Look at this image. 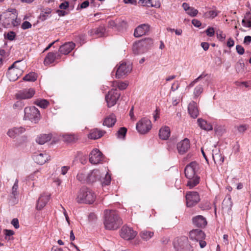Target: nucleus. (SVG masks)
<instances>
[{"label": "nucleus", "instance_id": "1", "mask_svg": "<svg viewBox=\"0 0 251 251\" xmlns=\"http://www.w3.org/2000/svg\"><path fill=\"white\" fill-rule=\"evenodd\" d=\"M103 223L106 229L116 230L123 224V221L116 211L106 210Z\"/></svg>", "mask_w": 251, "mask_h": 251}, {"label": "nucleus", "instance_id": "2", "mask_svg": "<svg viewBox=\"0 0 251 251\" xmlns=\"http://www.w3.org/2000/svg\"><path fill=\"white\" fill-rule=\"evenodd\" d=\"M199 168V164L196 161L190 162L185 167V176L188 179L187 186L190 188H193L200 182V177L196 175Z\"/></svg>", "mask_w": 251, "mask_h": 251}, {"label": "nucleus", "instance_id": "3", "mask_svg": "<svg viewBox=\"0 0 251 251\" xmlns=\"http://www.w3.org/2000/svg\"><path fill=\"white\" fill-rule=\"evenodd\" d=\"M96 198V195L92 190L86 187H82L78 192L76 201L79 203L92 204Z\"/></svg>", "mask_w": 251, "mask_h": 251}, {"label": "nucleus", "instance_id": "4", "mask_svg": "<svg viewBox=\"0 0 251 251\" xmlns=\"http://www.w3.org/2000/svg\"><path fill=\"white\" fill-rule=\"evenodd\" d=\"M25 120H28L32 123H37L41 119L39 110L35 106L26 107L24 110Z\"/></svg>", "mask_w": 251, "mask_h": 251}, {"label": "nucleus", "instance_id": "5", "mask_svg": "<svg viewBox=\"0 0 251 251\" xmlns=\"http://www.w3.org/2000/svg\"><path fill=\"white\" fill-rule=\"evenodd\" d=\"M16 18V10L11 9L7 11L0 16V22L2 25L5 28L11 26L12 20Z\"/></svg>", "mask_w": 251, "mask_h": 251}, {"label": "nucleus", "instance_id": "6", "mask_svg": "<svg viewBox=\"0 0 251 251\" xmlns=\"http://www.w3.org/2000/svg\"><path fill=\"white\" fill-rule=\"evenodd\" d=\"M136 127L140 133L145 134L151 128V121L146 118H142L136 124Z\"/></svg>", "mask_w": 251, "mask_h": 251}, {"label": "nucleus", "instance_id": "7", "mask_svg": "<svg viewBox=\"0 0 251 251\" xmlns=\"http://www.w3.org/2000/svg\"><path fill=\"white\" fill-rule=\"evenodd\" d=\"M137 234V232L134 230L132 227L126 225L124 226L120 230L121 237L126 240L133 239Z\"/></svg>", "mask_w": 251, "mask_h": 251}, {"label": "nucleus", "instance_id": "8", "mask_svg": "<svg viewBox=\"0 0 251 251\" xmlns=\"http://www.w3.org/2000/svg\"><path fill=\"white\" fill-rule=\"evenodd\" d=\"M120 96V94L116 89H113L109 91L108 94L105 96V100L108 107H111L116 104Z\"/></svg>", "mask_w": 251, "mask_h": 251}, {"label": "nucleus", "instance_id": "9", "mask_svg": "<svg viewBox=\"0 0 251 251\" xmlns=\"http://www.w3.org/2000/svg\"><path fill=\"white\" fill-rule=\"evenodd\" d=\"M116 77L120 78L130 73L132 69V64H120L116 67Z\"/></svg>", "mask_w": 251, "mask_h": 251}, {"label": "nucleus", "instance_id": "10", "mask_svg": "<svg viewBox=\"0 0 251 251\" xmlns=\"http://www.w3.org/2000/svg\"><path fill=\"white\" fill-rule=\"evenodd\" d=\"M148 43H152L151 39H146L144 41H139L135 43L133 46V51L135 54H139L144 52L145 50Z\"/></svg>", "mask_w": 251, "mask_h": 251}, {"label": "nucleus", "instance_id": "11", "mask_svg": "<svg viewBox=\"0 0 251 251\" xmlns=\"http://www.w3.org/2000/svg\"><path fill=\"white\" fill-rule=\"evenodd\" d=\"M174 246L177 251H184L185 248L189 247L188 238L185 236L177 238L174 242Z\"/></svg>", "mask_w": 251, "mask_h": 251}, {"label": "nucleus", "instance_id": "12", "mask_svg": "<svg viewBox=\"0 0 251 251\" xmlns=\"http://www.w3.org/2000/svg\"><path fill=\"white\" fill-rule=\"evenodd\" d=\"M186 204L188 207H192L200 200V196L197 192H189L186 195Z\"/></svg>", "mask_w": 251, "mask_h": 251}, {"label": "nucleus", "instance_id": "13", "mask_svg": "<svg viewBox=\"0 0 251 251\" xmlns=\"http://www.w3.org/2000/svg\"><path fill=\"white\" fill-rule=\"evenodd\" d=\"M35 90L33 88L25 89L19 91L16 94L17 99H28L31 98L35 94Z\"/></svg>", "mask_w": 251, "mask_h": 251}, {"label": "nucleus", "instance_id": "14", "mask_svg": "<svg viewBox=\"0 0 251 251\" xmlns=\"http://www.w3.org/2000/svg\"><path fill=\"white\" fill-rule=\"evenodd\" d=\"M102 159V153L97 149H94L89 154V161L93 164H98Z\"/></svg>", "mask_w": 251, "mask_h": 251}, {"label": "nucleus", "instance_id": "15", "mask_svg": "<svg viewBox=\"0 0 251 251\" xmlns=\"http://www.w3.org/2000/svg\"><path fill=\"white\" fill-rule=\"evenodd\" d=\"M101 177V174L100 170L94 169L87 174V183H92L100 181Z\"/></svg>", "mask_w": 251, "mask_h": 251}, {"label": "nucleus", "instance_id": "16", "mask_svg": "<svg viewBox=\"0 0 251 251\" xmlns=\"http://www.w3.org/2000/svg\"><path fill=\"white\" fill-rule=\"evenodd\" d=\"M20 74V70L16 67L15 64H12L8 68L7 75L10 81H15L18 78Z\"/></svg>", "mask_w": 251, "mask_h": 251}, {"label": "nucleus", "instance_id": "17", "mask_svg": "<svg viewBox=\"0 0 251 251\" xmlns=\"http://www.w3.org/2000/svg\"><path fill=\"white\" fill-rule=\"evenodd\" d=\"M190 148V141L187 138H185L177 144L178 152L180 154H183L186 152Z\"/></svg>", "mask_w": 251, "mask_h": 251}, {"label": "nucleus", "instance_id": "18", "mask_svg": "<svg viewBox=\"0 0 251 251\" xmlns=\"http://www.w3.org/2000/svg\"><path fill=\"white\" fill-rule=\"evenodd\" d=\"M150 25L148 24H142L137 26L134 30V35L136 37H140L149 32Z\"/></svg>", "mask_w": 251, "mask_h": 251}, {"label": "nucleus", "instance_id": "19", "mask_svg": "<svg viewBox=\"0 0 251 251\" xmlns=\"http://www.w3.org/2000/svg\"><path fill=\"white\" fill-rule=\"evenodd\" d=\"M205 237L204 233L200 229H193L189 232V238L192 240L198 241L201 239H204Z\"/></svg>", "mask_w": 251, "mask_h": 251}, {"label": "nucleus", "instance_id": "20", "mask_svg": "<svg viewBox=\"0 0 251 251\" xmlns=\"http://www.w3.org/2000/svg\"><path fill=\"white\" fill-rule=\"evenodd\" d=\"M75 47V44L72 42L65 43L62 45L59 49V51L61 54L66 55L69 53Z\"/></svg>", "mask_w": 251, "mask_h": 251}, {"label": "nucleus", "instance_id": "21", "mask_svg": "<svg viewBox=\"0 0 251 251\" xmlns=\"http://www.w3.org/2000/svg\"><path fill=\"white\" fill-rule=\"evenodd\" d=\"M50 195L44 193L42 194L37 202L36 207L38 210L42 209L48 203L50 200Z\"/></svg>", "mask_w": 251, "mask_h": 251}, {"label": "nucleus", "instance_id": "22", "mask_svg": "<svg viewBox=\"0 0 251 251\" xmlns=\"http://www.w3.org/2000/svg\"><path fill=\"white\" fill-rule=\"evenodd\" d=\"M48 155L45 153H35L33 155L34 161L40 165L44 164L48 160Z\"/></svg>", "mask_w": 251, "mask_h": 251}, {"label": "nucleus", "instance_id": "23", "mask_svg": "<svg viewBox=\"0 0 251 251\" xmlns=\"http://www.w3.org/2000/svg\"><path fill=\"white\" fill-rule=\"evenodd\" d=\"M193 224L199 227H203L207 225L206 219L201 215H198L192 219Z\"/></svg>", "mask_w": 251, "mask_h": 251}, {"label": "nucleus", "instance_id": "24", "mask_svg": "<svg viewBox=\"0 0 251 251\" xmlns=\"http://www.w3.org/2000/svg\"><path fill=\"white\" fill-rule=\"evenodd\" d=\"M188 111L191 117L193 118H196L199 115V112L197 105L194 101H192L189 104Z\"/></svg>", "mask_w": 251, "mask_h": 251}, {"label": "nucleus", "instance_id": "25", "mask_svg": "<svg viewBox=\"0 0 251 251\" xmlns=\"http://www.w3.org/2000/svg\"><path fill=\"white\" fill-rule=\"evenodd\" d=\"M106 133L104 130L95 128L91 131V132L88 135V137L91 139H98L101 137Z\"/></svg>", "mask_w": 251, "mask_h": 251}, {"label": "nucleus", "instance_id": "26", "mask_svg": "<svg viewBox=\"0 0 251 251\" xmlns=\"http://www.w3.org/2000/svg\"><path fill=\"white\" fill-rule=\"evenodd\" d=\"M60 57V55L58 52H50L48 53L44 59V63H53L54 61L57 60Z\"/></svg>", "mask_w": 251, "mask_h": 251}, {"label": "nucleus", "instance_id": "27", "mask_svg": "<svg viewBox=\"0 0 251 251\" xmlns=\"http://www.w3.org/2000/svg\"><path fill=\"white\" fill-rule=\"evenodd\" d=\"M116 122V116L113 114H111L104 119L103 125L108 127H112L115 125Z\"/></svg>", "mask_w": 251, "mask_h": 251}, {"label": "nucleus", "instance_id": "28", "mask_svg": "<svg viewBox=\"0 0 251 251\" xmlns=\"http://www.w3.org/2000/svg\"><path fill=\"white\" fill-rule=\"evenodd\" d=\"M197 122L199 126L201 129L207 131L212 130L213 129L212 126L210 124L208 123L205 120L201 118H199L197 120Z\"/></svg>", "mask_w": 251, "mask_h": 251}, {"label": "nucleus", "instance_id": "29", "mask_svg": "<svg viewBox=\"0 0 251 251\" xmlns=\"http://www.w3.org/2000/svg\"><path fill=\"white\" fill-rule=\"evenodd\" d=\"M51 138V135L48 134H43L40 135L36 139V142L39 144L43 145L45 143L50 140Z\"/></svg>", "mask_w": 251, "mask_h": 251}, {"label": "nucleus", "instance_id": "30", "mask_svg": "<svg viewBox=\"0 0 251 251\" xmlns=\"http://www.w3.org/2000/svg\"><path fill=\"white\" fill-rule=\"evenodd\" d=\"M170 135V129L168 126L162 127L159 132V136L163 140H167Z\"/></svg>", "mask_w": 251, "mask_h": 251}, {"label": "nucleus", "instance_id": "31", "mask_svg": "<svg viewBox=\"0 0 251 251\" xmlns=\"http://www.w3.org/2000/svg\"><path fill=\"white\" fill-rule=\"evenodd\" d=\"M182 7L186 13L192 17L196 16L198 13V11L197 9L189 6L187 3H183Z\"/></svg>", "mask_w": 251, "mask_h": 251}, {"label": "nucleus", "instance_id": "32", "mask_svg": "<svg viewBox=\"0 0 251 251\" xmlns=\"http://www.w3.org/2000/svg\"><path fill=\"white\" fill-rule=\"evenodd\" d=\"M232 205L233 203L230 196H227L225 198L222 202V208L227 210H230Z\"/></svg>", "mask_w": 251, "mask_h": 251}, {"label": "nucleus", "instance_id": "33", "mask_svg": "<svg viewBox=\"0 0 251 251\" xmlns=\"http://www.w3.org/2000/svg\"><path fill=\"white\" fill-rule=\"evenodd\" d=\"M248 64H236L235 69L238 73L244 74L249 71L248 68Z\"/></svg>", "mask_w": 251, "mask_h": 251}, {"label": "nucleus", "instance_id": "34", "mask_svg": "<svg viewBox=\"0 0 251 251\" xmlns=\"http://www.w3.org/2000/svg\"><path fill=\"white\" fill-rule=\"evenodd\" d=\"M213 159L216 164L221 165L224 161V156L220 153H217L212 155Z\"/></svg>", "mask_w": 251, "mask_h": 251}, {"label": "nucleus", "instance_id": "35", "mask_svg": "<svg viewBox=\"0 0 251 251\" xmlns=\"http://www.w3.org/2000/svg\"><path fill=\"white\" fill-rule=\"evenodd\" d=\"M140 235L142 239L148 241L153 236V232L148 230H143L140 232Z\"/></svg>", "mask_w": 251, "mask_h": 251}, {"label": "nucleus", "instance_id": "36", "mask_svg": "<svg viewBox=\"0 0 251 251\" xmlns=\"http://www.w3.org/2000/svg\"><path fill=\"white\" fill-rule=\"evenodd\" d=\"M37 78V75L33 72H30L23 77V80L26 81L34 82Z\"/></svg>", "mask_w": 251, "mask_h": 251}, {"label": "nucleus", "instance_id": "37", "mask_svg": "<svg viewBox=\"0 0 251 251\" xmlns=\"http://www.w3.org/2000/svg\"><path fill=\"white\" fill-rule=\"evenodd\" d=\"M242 23L243 26L251 27V13H247L245 19L242 20Z\"/></svg>", "mask_w": 251, "mask_h": 251}, {"label": "nucleus", "instance_id": "38", "mask_svg": "<svg viewBox=\"0 0 251 251\" xmlns=\"http://www.w3.org/2000/svg\"><path fill=\"white\" fill-rule=\"evenodd\" d=\"M219 12L218 10L214 9L205 12L203 16L205 18L213 19L218 15Z\"/></svg>", "mask_w": 251, "mask_h": 251}, {"label": "nucleus", "instance_id": "39", "mask_svg": "<svg viewBox=\"0 0 251 251\" xmlns=\"http://www.w3.org/2000/svg\"><path fill=\"white\" fill-rule=\"evenodd\" d=\"M102 186L108 185L111 181V176L107 173L104 177H101L100 180Z\"/></svg>", "mask_w": 251, "mask_h": 251}, {"label": "nucleus", "instance_id": "40", "mask_svg": "<svg viewBox=\"0 0 251 251\" xmlns=\"http://www.w3.org/2000/svg\"><path fill=\"white\" fill-rule=\"evenodd\" d=\"M34 103L42 108H47L49 104V102L44 99L41 100H37L34 101Z\"/></svg>", "mask_w": 251, "mask_h": 251}, {"label": "nucleus", "instance_id": "41", "mask_svg": "<svg viewBox=\"0 0 251 251\" xmlns=\"http://www.w3.org/2000/svg\"><path fill=\"white\" fill-rule=\"evenodd\" d=\"M203 91V86L201 84H199L197 86L194 91V96L197 97L202 93Z\"/></svg>", "mask_w": 251, "mask_h": 251}, {"label": "nucleus", "instance_id": "42", "mask_svg": "<svg viewBox=\"0 0 251 251\" xmlns=\"http://www.w3.org/2000/svg\"><path fill=\"white\" fill-rule=\"evenodd\" d=\"M127 132L126 127H121L117 132V136L119 138L124 139Z\"/></svg>", "mask_w": 251, "mask_h": 251}, {"label": "nucleus", "instance_id": "43", "mask_svg": "<svg viewBox=\"0 0 251 251\" xmlns=\"http://www.w3.org/2000/svg\"><path fill=\"white\" fill-rule=\"evenodd\" d=\"M77 179L82 183L87 182V174L84 173H79L77 176Z\"/></svg>", "mask_w": 251, "mask_h": 251}, {"label": "nucleus", "instance_id": "44", "mask_svg": "<svg viewBox=\"0 0 251 251\" xmlns=\"http://www.w3.org/2000/svg\"><path fill=\"white\" fill-rule=\"evenodd\" d=\"M105 28L103 26H100L94 30V33L98 37H102L104 35Z\"/></svg>", "mask_w": 251, "mask_h": 251}, {"label": "nucleus", "instance_id": "45", "mask_svg": "<svg viewBox=\"0 0 251 251\" xmlns=\"http://www.w3.org/2000/svg\"><path fill=\"white\" fill-rule=\"evenodd\" d=\"M250 82L248 81H236L235 84L237 86L240 87L241 88H249L250 87Z\"/></svg>", "mask_w": 251, "mask_h": 251}, {"label": "nucleus", "instance_id": "46", "mask_svg": "<svg viewBox=\"0 0 251 251\" xmlns=\"http://www.w3.org/2000/svg\"><path fill=\"white\" fill-rule=\"evenodd\" d=\"M18 189V180L17 179H16L15 183L12 188V194L15 197L17 195V190Z\"/></svg>", "mask_w": 251, "mask_h": 251}, {"label": "nucleus", "instance_id": "47", "mask_svg": "<svg viewBox=\"0 0 251 251\" xmlns=\"http://www.w3.org/2000/svg\"><path fill=\"white\" fill-rule=\"evenodd\" d=\"M216 35L218 39L222 42L225 40L226 37V35L223 34V32L220 30H218L216 31Z\"/></svg>", "mask_w": 251, "mask_h": 251}, {"label": "nucleus", "instance_id": "48", "mask_svg": "<svg viewBox=\"0 0 251 251\" xmlns=\"http://www.w3.org/2000/svg\"><path fill=\"white\" fill-rule=\"evenodd\" d=\"M203 78H205V81H208L210 78V75L208 74L203 72L199 76L196 78L198 81L201 80Z\"/></svg>", "mask_w": 251, "mask_h": 251}, {"label": "nucleus", "instance_id": "49", "mask_svg": "<svg viewBox=\"0 0 251 251\" xmlns=\"http://www.w3.org/2000/svg\"><path fill=\"white\" fill-rule=\"evenodd\" d=\"M240 133H243L249 128V126L247 125H241L235 127Z\"/></svg>", "mask_w": 251, "mask_h": 251}, {"label": "nucleus", "instance_id": "50", "mask_svg": "<svg viewBox=\"0 0 251 251\" xmlns=\"http://www.w3.org/2000/svg\"><path fill=\"white\" fill-rule=\"evenodd\" d=\"M24 102L21 100H18L16 101L13 105V108L15 109H21L24 107Z\"/></svg>", "mask_w": 251, "mask_h": 251}, {"label": "nucleus", "instance_id": "51", "mask_svg": "<svg viewBox=\"0 0 251 251\" xmlns=\"http://www.w3.org/2000/svg\"><path fill=\"white\" fill-rule=\"evenodd\" d=\"M205 33L206 35L209 37H212L214 35L215 30L214 28L211 27H209L205 30Z\"/></svg>", "mask_w": 251, "mask_h": 251}, {"label": "nucleus", "instance_id": "52", "mask_svg": "<svg viewBox=\"0 0 251 251\" xmlns=\"http://www.w3.org/2000/svg\"><path fill=\"white\" fill-rule=\"evenodd\" d=\"M31 24L28 21H25L22 25L21 27L23 29H26L31 28Z\"/></svg>", "mask_w": 251, "mask_h": 251}, {"label": "nucleus", "instance_id": "53", "mask_svg": "<svg viewBox=\"0 0 251 251\" xmlns=\"http://www.w3.org/2000/svg\"><path fill=\"white\" fill-rule=\"evenodd\" d=\"M15 36L16 34L14 32L10 31L7 33L6 35V38L10 41H12L15 39Z\"/></svg>", "mask_w": 251, "mask_h": 251}, {"label": "nucleus", "instance_id": "54", "mask_svg": "<svg viewBox=\"0 0 251 251\" xmlns=\"http://www.w3.org/2000/svg\"><path fill=\"white\" fill-rule=\"evenodd\" d=\"M139 3L143 6H149L151 4V0H139Z\"/></svg>", "mask_w": 251, "mask_h": 251}, {"label": "nucleus", "instance_id": "55", "mask_svg": "<svg viewBox=\"0 0 251 251\" xmlns=\"http://www.w3.org/2000/svg\"><path fill=\"white\" fill-rule=\"evenodd\" d=\"M14 129L15 130L14 132L17 135L24 132L25 131V129L22 127H14Z\"/></svg>", "mask_w": 251, "mask_h": 251}, {"label": "nucleus", "instance_id": "56", "mask_svg": "<svg viewBox=\"0 0 251 251\" xmlns=\"http://www.w3.org/2000/svg\"><path fill=\"white\" fill-rule=\"evenodd\" d=\"M115 83L118 85V87L120 90H124L126 89L127 86V84L125 82H121L118 83L117 82H115Z\"/></svg>", "mask_w": 251, "mask_h": 251}, {"label": "nucleus", "instance_id": "57", "mask_svg": "<svg viewBox=\"0 0 251 251\" xmlns=\"http://www.w3.org/2000/svg\"><path fill=\"white\" fill-rule=\"evenodd\" d=\"M20 25V21L17 19V14L16 12V18L12 20V23L11 24V26L13 25V26H17Z\"/></svg>", "mask_w": 251, "mask_h": 251}, {"label": "nucleus", "instance_id": "58", "mask_svg": "<svg viewBox=\"0 0 251 251\" xmlns=\"http://www.w3.org/2000/svg\"><path fill=\"white\" fill-rule=\"evenodd\" d=\"M179 87V84L177 81H175L172 85L171 90L175 91L178 89Z\"/></svg>", "mask_w": 251, "mask_h": 251}, {"label": "nucleus", "instance_id": "59", "mask_svg": "<svg viewBox=\"0 0 251 251\" xmlns=\"http://www.w3.org/2000/svg\"><path fill=\"white\" fill-rule=\"evenodd\" d=\"M236 49L237 52L240 54H243L244 53V49L241 45H237Z\"/></svg>", "mask_w": 251, "mask_h": 251}, {"label": "nucleus", "instance_id": "60", "mask_svg": "<svg viewBox=\"0 0 251 251\" xmlns=\"http://www.w3.org/2000/svg\"><path fill=\"white\" fill-rule=\"evenodd\" d=\"M11 224L16 229H17L19 227V221L17 218H14L12 220Z\"/></svg>", "mask_w": 251, "mask_h": 251}, {"label": "nucleus", "instance_id": "61", "mask_svg": "<svg viewBox=\"0 0 251 251\" xmlns=\"http://www.w3.org/2000/svg\"><path fill=\"white\" fill-rule=\"evenodd\" d=\"M4 231L5 233L6 239L7 238V236H12L14 233V232L13 230L10 229H5Z\"/></svg>", "mask_w": 251, "mask_h": 251}, {"label": "nucleus", "instance_id": "62", "mask_svg": "<svg viewBox=\"0 0 251 251\" xmlns=\"http://www.w3.org/2000/svg\"><path fill=\"white\" fill-rule=\"evenodd\" d=\"M15 130L13 128L12 129H9L8 130V131L7 132V135L10 137H15L17 134L15 133L14 132Z\"/></svg>", "mask_w": 251, "mask_h": 251}, {"label": "nucleus", "instance_id": "63", "mask_svg": "<svg viewBox=\"0 0 251 251\" xmlns=\"http://www.w3.org/2000/svg\"><path fill=\"white\" fill-rule=\"evenodd\" d=\"M69 6V3L67 1H64L59 5V7L61 9H66Z\"/></svg>", "mask_w": 251, "mask_h": 251}, {"label": "nucleus", "instance_id": "64", "mask_svg": "<svg viewBox=\"0 0 251 251\" xmlns=\"http://www.w3.org/2000/svg\"><path fill=\"white\" fill-rule=\"evenodd\" d=\"M251 42V36H246L244 38V43L246 45H249Z\"/></svg>", "mask_w": 251, "mask_h": 251}]
</instances>
